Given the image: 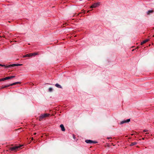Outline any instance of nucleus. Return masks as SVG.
Segmentation results:
<instances>
[{
    "label": "nucleus",
    "instance_id": "nucleus-1",
    "mask_svg": "<svg viewBox=\"0 0 154 154\" xmlns=\"http://www.w3.org/2000/svg\"><path fill=\"white\" fill-rule=\"evenodd\" d=\"M50 114H49L45 113L41 115L39 117V120L41 121L43 118L48 117Z\"/></svg>",
    "mask_w": 154,
    "mask_h": 154
},
{
    "label": "nucleus",
    "instance_id": "nucleus-2",
    "mask_svg": "<svg viewBox=\"0 0 154 154\" xmlns=\"http://www.w3.org/2000/svg\"><path fill=\"white\" fill-rule=\"evenodd\" d=\"M22 146H16L13 147H11L10 149L11 151H17L19 149H20Z\"/></svg>",
    "mask_w": 154,
    "mask_h": 154
},
{
    "label": "nucleus",
    "instance_id": "nucleus-3",
    "mask_svg": "<svg viewBox=\"0 0 154 154\" xmlns=\"http://www.w3.org/2000/svg\"><path fill=\"white\" fill-rule=\"evenodd\" d=\"M85 142L87 143L91 144L92 143H97V142L91 140H85Z\"/></svg>",
    "mask_w": 154,
    "mask_h": 154
},
{
    "label": "nucleus",
    "instance_id": "nucleus-4",
    "mask_svg": "<svg viewBox=\"0 0 154 154\" xmlns=\"http://www.w3.org/2000/svg\"><path fill=\"white\" fill-rule=\"evenodd\" d=\"M100 5L99 2L95 3L92 5L91 7V8H95L97 7L98 6Z\"/></svg>",
    "mask_w": 154,
    "mask_h": 154
},
{
    "label": "nucleus",
    "instance_id": "nucleus-5",
    "mask_svg": "<svg viewBox=\"0 0 154 154\" xmlns=\"http://www.w3.org/2000/svg\"><path fill=\"white\" fill-rule=\"evenodd\" d=\"M130 121V119H127L125 120H123L120 123V124L122 125L125 123H127L129 122Z\"/></svg>",
    "mask_w": 154,
    "mask_h": 154
},
{
    "label": "nucleus",
    "instance_id": "nucleus-6",
    "mask_svg": "<svg viewBox=\"0 0 154 154\" xmlns=\"http://www.w3.org/2000/svg\"><path fill=\"white\" fill-rule=\"evenodd\" d=\"M60 127L61 128V130L62 131H65V128L64 127L63 125V124L60 125Z\"/></svg>",
    "mask_w": 154,
    "mask_h": 154
},
{
    "label": "nucleus",
    "instance_id": "nucleus-7",
    "mask_svg": "<svg viewBox=\"0 0 154 154\" xmlns=\"http://www.w3.org/2000/svg\"><path fill=\"white\" fill-rule=\"evenodd\" d=\"M22 64H12V67L15 66H19L22 65Z\"/></svg>",
    "mask_w": 154,
    "mask_h": 154
},
{
    "label": "nucleus",
    "instance_id": "nucleus-8",
    "mask_svg": "<svg viewBox=\"0 0 154 154\" xmlns=\"http://www.w3.org/2000/svg\"><path fill=\"white\" fill-rule=\"evenodd\" d=\"M55 85L56 87H57L58 88H62V86L60 85L59 84H58V83H57V84H55Z\"/></svg>",
    "mask_w": 154,
    "mask_h": 154
},
{
    "label": "nucleus",
    "instance_id": "nucleus-9",
    "mask_svg": "<svg viewBox=\"0 0 154 154\" xmlns=\"http://www.w3.org/2000/svg\"><path fill=\"white\" fill-rule=\"evenodd\" d=\"M149 40V39H147L143 41L142 42H141V45H143V44H144L146 43V42H147Z\"/></svg>",
    "mask_w": 154,
    "mask_h": 154
},
{
    "label": "nucleus",
    "instance_id": "nucleus-10",
    "mask_svg": "<svg viewBox=\"0 0 154 154\" xmlns=\"http://www.w3.org/2000/svg\"><path fill=\"white\" fill-rule=\"evenodd\" d=\"M32 56V54H28L24 55L23 56V57H30Z\"/></svg>",
    "mask_w": 154,
    "mask_h": 154
},
{
    "label": "nucleus",
    "instance_id": "nucleus-11",
    "mask_svg": "<svg viewBox=\"0 0 154 154\" xmlns=\"http://www.w3.org/2000/svg\"><path fill=\"white\" fill-rule=\"evenodd\" d=\"M19 83H20V82H15L14 83L12 84H10V86H12V85H15L16 84H19Z\"/></svg>",
    "mask_w": 154,
    "mask_h": 154
},
{
    "label": "nucleus",
    "instance_id": "nucleus-12",
    "mask_svg": "<svg viewBox=\"0 0 154 154\" xmlns=\"http://www.w3.org/2000/svg\"><path fill=\"white\" fill-rule=\"evenodd\" d=\"M9 86H10V84L9 85H2L1 87V89H3V88H6V87H9Z\"/></svg>",
    "mask_w": 154,
    "mask_h": 154
},
{
    "label": "nucleus",
    "instance_id": "nucleus-13",
    "mask_svg": "<svg viewBox=\"0 0 154 154\" xmlns=\"http://www.w3.org/2000/svg\"><path fill=\"white\" fill-rule=\"evenodd\" d=\"M15 77V76H11L7 77H7V79H11L14 78Z\"/></svg>",
    "mask_w": 154,
    "mask_h": 154
},
{
    "label": "nucleus",
    "instance_id": "nucleus-14",
    "mask_svg": "<svg viewBox=\"0 0 154 154\" xmlns=\"http://www.w3.org/2000/svg\"><path fill=\"white\" fill-rule=\"evenodd\" d=\"M137 144V143L136 142H134L133 143H132L130 145V146H133L134 145H136Z\"/></svg>",
    "mask_w": 154,
    "mask_h": 154
},
{
    "label": "nucleus",
    "instance_id": "nucleus-15",
    "mask_svg": "<svg viewBox=\"0 0 154 154\" xmlns=\"http://www.w3.org/2000/svg\"><path fill=\"white\" fill-rule=\"evenodd\" d=\"M11 65H12V64H10L9 65H5V67L6 68H8V67H12V66Z\"/></svg>",
    "mask_w": 154,
    "mask_h": 154
},
{
    "label": "nucleus",
    "instance_id": "nucleus-16",
    "mask_svg": "<svg viewBox=\"0 0 154 154\" xmlns=\"http://www.w3.org/2000/svg\"><path fill=\"white\" fill-rule=\"evenodd\" d=\"M153 12V11L152 10H149L147 12V14H149L150 13H152Z\"/></svg>",
    "mask_w": 154,
    "mask_h": 154
},
{
    "label": "nucleus",
    "instance_id": "nucleus-17",
    "mask_svg": "<svg viewBox=\"0 0 154 154\" xmlns=\"http://www.w3.org/2000/svg\"><path fill=\"white\" fill-rule=\"evenodd\" d=\"M48 90H49V92H51L52 91V88H49V89H48Z\"/></svg>",
    "mask_w": 154,
    "mask_h": 154
},
{
    "label": "nucleus",
    "instance_id": "nucleus-18",
    "mask_svg": "<svg viewBox=\"0 0 154 154\" xmlns=\"http://www.w3.org/2000/svg\"><path fill=\"white\" fill-rule=\"evenodd\" d=\"M2 79V81H4L5 80H7V77H5V78H3Z\"/></svg>",
    "mask_w": 154,
    "mask_h": 154
},
{
    "label": "nucleus",
    "instance_id": "nucleus-19",
    "mask_svg": "<svg viewBox=\"0 0 154 154\" xmlns=\"http://www.w3.org/2000/svg\"><path fill=\"white\" fill-rule=\"evenodd\" d=\"M31 54H32V56H35L37 54V53H31Z\"/></svg>",
    "mask_w": 154,
    "mask_h": 154
},
{
    "label": "nucleus",
    "instance_id": "nucleus-20",
    "mask_svg": "<svg viewBox=\"0 0 154 154\" xmlns=\"http://www.w3.org/2000/svg\"><path fill=\"white\" fill-rule=\"evenodd\" d=\"M0 66H1L2 67H5V65H2L1 64H0Z\"/></svg>",
    "mask_w": 154,
    "mask_h": 154
},
{
    "label": "nucleus",
    "instance_id": "nucleus-21",
    "mask_svg": "<svg viewBox=\"0 0 154 154\" xmlns=\"http://www.w3.org/2000/svg\"><path fill=\"white\" fill-rule=\"evenodd\" d=\"M107 139H111V137H108L107 138Z\"/></svg>",
    "mask_w": 154,
    "mask_h": 154
},
{
    "label": "nucleus",
    "instance_id": "nucleus-22",
    "mask_svg": "<svg viewBox=\"0 0 154 154\" xmlns=\"http://www.w3.org/2000/svg\"><path fill=\"white\" fill-rule=\"evenodd\" d=\"M73 137L74 139H75V135H73Z\"/></svg>",
    "mask_w": 154,
    "mask_h": 154
},
{
    "label": "nucleus",
    "instance_id": "nucleus-23",
    "mask_svg": "<svg viewBox=\"0 0 154 154\" xmlns=\"http://www.w3.org/2000/svg\"><path fill=\"white\" fill-rule=\"evenodd\" d=\"M2 81V79H0V82Z\"/></svg>",
    "mask_w": 154,
    "mask_h": 154
},
{
    "label": "nucleus",
    "instance_id": "nucleus-24",
    "mask_svg": "<svg viewBox=\"0 0 154 154\" xmlns=\"http://www.w3.org/2000/svg\"><path fill=\"white\" fill-rule=\"evenodd\" d=\"M146 131H147L146 130H144L143 131L144 132H146Z\"/></svg>",
    "mask_w": 154,
    "mask_h": 154
},
{
    "label": "nucleus",
    "instance_id": "nucleus-25",
    "mask_svg": "<svg viewBox=\"0 0 154 154\" xmlns=\"http://www.w3.org/2000/svg\"><path fill=\"white\" fill-rule=\"evenodd\" d=\"M31 140H33V137H32V138H31Z\"/></svg>",
    "mask_w": 154,
    "mask_h": 154
},
{
    "label": "nucleus",
    "instance_id": "nucleus-26",
    "mask_svg": "<svg viewBox=\"0 0 154 154\" xmlns=\"http://www.w3.org/2000/svg\"><path fill=\"white\" fill-rule=\"evenodd\" d=\"M36 134V133H34V134L35 135Z\"/></svg>",
    "mask_w": 154,
    "mask_h": 154
},
{
    "label": "nucleus",
    "instance_id": "nucleus-27",
    "mask_svg": "<svg viewBox=\"0 0 154 154\" xmlns=\"http://www.w3.org/2000/svg\"><path fill=\"white\" fill-rule=\"evenodd\" d=\"M134 50V49H133L132 50V51H133Z\"/></svg>",
    "mask_w": 154,
    "mask_h": 154
},
{
    "label": "nucleus",
    "instance_id": "nucleus-28",
    "mask_svg": "<svg viewBox=\"0 0 154 154\" xmlns=\"http://www.w3.org/2000/svg\"><path fill=\"white\" fill-rule=\"evenodd\" d=\"M142 139H143V140H144V138H143Z\"/></svg>",
    "mask_w": 154,
    "mask_h": 154
},
{
    "label": "nucleus",
    "instance_id": "nucleus-29",
    "mask_svg": "<svg viewBox=\"0 0 154 154\" xmlns=\"http://www.w3.org/2000/svg\"><path fill=\"white\" fill-rule=\"evenodd\" d=\"M89 11H88V12Z\"/></svg>",
    "mask_w": 154,
    "mask_h": 154
}]
</instances>
